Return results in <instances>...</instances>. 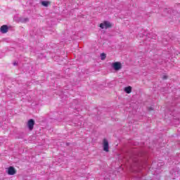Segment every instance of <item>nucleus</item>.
<instances>
[{
  "label": "nucleus",
  "mask_w": 180,
  "mask_h": 180,
  "mask_svg": "<svg viewBox=\"0 0 180 180\" xmlns=\"http://www.w3.org/2000/svg\"><path fill=\"white\" fill-rule=\"evenodd\" d=\"M100 27L101 29H109V27H112V24L109 21H104L100 24Z\"/></svg>",
  "instance_id": "obj_2"
},
{
  "label": "nucleus",
  "mask_w": 180,
  "mask_h": 180,
  "mask_svg": "<svg viewBox=\"0 0 180 180\" xmlns=\"http://www.w3.org/2000/svg\"><path fill=\"white\" fill-rule=\"evenodd\" d=\"M172 175H174L175 178H178V176H179V172H172Z\"/></svg>",
  "instance_id": "obj_11"
},
{
  "label": "nucleus",
  "mask_w": 180,
  "mask_h": 180,
  "mask_svg": "<svg viewBox=\"0 0 180 180\" xmlns=\"http://www.w3.org/2000/svg\"><path fill=\"white\" fill-rule=\"evenodd\" d=\"M41 4L42 6H46V7H47V6H49V5H50V1H42L41 2Z\"/></svg>",
  "instance_id": "obj_8"
},
{
  "label": "nucleus",
  "mask_w": 180,
  "mask_h": 180,
  "mask_svg": "<svg viewBox=\"0 0 180 180\" xmlns=\"http://www.w3.org/2000/svg\"><path fill=\"white\" fill-rule=\"evenodd\" d=\"M20 22H22V23H26V22H29V18H21L20 19Z\"/></svg>",
  "instance_id": "obj_10"
},
{
  "label": "nucleus",
  "mask_w": 180,
  "mask_h": 180,
  "mask_svg": "<svg viewBox=\"0 0 180 180\" xmlns=\"http://www.w3.org/2000/svg\"><path fill=\"white\" fill-rule=\"evenodd\" d=\"M27 127L29 130L30 131L33 130V127H34V120L30 119V120H28Z\"/></svg>",
  "instance_id": "obj_5"
},
{
  "label": "nucleus",
  "mask_w": 180,
  "mask_h": 180,
  "mask_svg": "<svg viewBox=\"0 0 180 180\" xmlns=\"http://www.w3.org/2000/svg\"><path fill=\"white\" fill-rule=\"evenodd\" d=\"M101 60H105L106 58V54H105V53H101Z\"/></svg>",
  "instance_id": "obj_12"
},
{
  "label": "nucleus",
  "mask_w": 180,
  "mask_h": 180,
  "mask_svg": "<svg viewBox=\"0 0 180 180\" xmlns=\"http://www.w3.org/2000/svg\"><path fill=\"white\" fill-rule=\"evenodd\" d=\"M112 68L115 71H119V70H122V63L120 62H115L112 64Z\"/></svg>",
  "instance_id": "obj_3"
},
{
  "label": "nucleus",
  "mask_w": 180,
  "mask_h": 180,
  "mask_svg": "<svg viewBox=\"0 0 180 180\" xmlns=\"http://www.w3.org/2000/svg\"><path fill=\"white\" fill-rule=\"evenodd\" d=\"M124 91L127 94H130L131 92V86L125 87Z\"/></svg>",
  "instance_id": "obj_9"
},
{
  "label": "nucleus",
  "mask_w": 180,
  "mask_h": 180,
  "mask_svg": "<svg viewBox=\"0 0 180 180\" xmlns=\"http://www.w3.org/2000/svg\"><path fill=\"white\" fill-rule=\"evenodd\" d=\"M13 65H18V63L14 62V63H13Z\"/></svg>",
  "instance_id": "obj_14"
},
{
  "label": "nucleus",
  "mask_w": 180,
  "mask_h": 180,
  "mask_svg": "<svg viewBox=\"0 0 180 180\" xmlns=\"http://www.w3.org/2000/svg\"><path fill=\"white\" fill-rule=\"evenodd\" d=\"M103 150L108 153L109 152V142L108 141V139H104L103 141Z\"/></svg>",
  "instance_id": "obj_4"
},
{
  "label": "nucleus",
  "mask_w": 180,
  "mask_h": 180,
  "mask_svg": "<svg viewBox=\"0 0 180 180\" xmlns=\"http://www.w3.org/2000/svg\"><path fill=\"white\" fill-rule=\"evenodd\" d=\"M7 174L8 175H15L16 174V169H15V167L11 166L8 168Z\"/></svg>",
  "instance_id": "obj_6"
},
{
  "label": "nucleus",
  "mask_w": 180,
  "mask_h": 180,
  "mask_svg": "<svg viewBox=\"0 0 180 180\" xmlns=\"http://www.w3.org/2000/svg\"><path fill=\"white\" fill-rule=\"evenodd\" d=\"M131 161L133 162L132 167H137L141 168L143 167V164H146V159L143 157V153L134 155L131 158Z\"/></svg>",
  "instance_id": "obj_1"
},
{
  "label": "nucleus",
  "mask_w": 180,
  "mask_h": 180,
  "mask_svg": "<svg viewBox=\"0 0 180 180\" xmlns=\"http://www.w3.org/2000/svg\"><path fill=\"white\" fill-rule=\"evenodd\" d=\"M150 110H153V108H150Z\"/></svg>",
  "instance_id": "obj_15"
},
{
  "label": "nucleus",
  "mask_w": 180,
  "mask_h": 180,
  "mask_svg": "<svg viewBox=\"0 0 180 180\" xmlns=\"http://www.w3.org/2000/svg\"><path fill=\"white\" fill-rule=\"evenodd\" d=\"M8 30H9V27L6 25H4L0 28V32L3 34L8 33Z\"/></svg>",
  "instance_id": "obj_7"
},
{
  "label": "nucleus",
  "mask_w": 180,
  "mask_h": 180,
  "mask_svg": "<svg viewBox=\"0 0 180 180\" xmlns=\"http://www.w3.org/2000/svg\"><path fill=\"white\" fill-rule=\"evenodd\" d=\"M167 78H168V77L167 76H163V79H167Z\"/></svg>",
  "instance_id": "obj_13"
}]
</instances>
